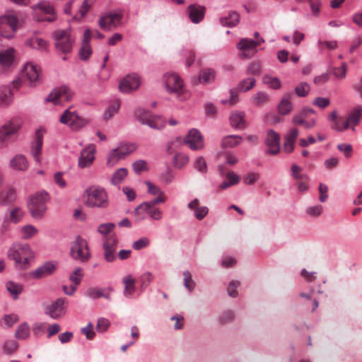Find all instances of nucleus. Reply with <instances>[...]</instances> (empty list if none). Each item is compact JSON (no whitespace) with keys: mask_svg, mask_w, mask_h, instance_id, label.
<instances>
[{"mask_svg":"<svg viewBox=\"0 0 362 362\" xmlns=\"http://www.w3.org/2000/svg\"><path fill=\"white\" fill-rule=\"evenodd\" d=\"M323 211V207L320 204H316L307 207L305 210V213L310 217H318Z\"/></svg>","mask_w":362,"mask_h":362,"instance_id":"51","label":"nucleus"},{"mask_svg":"<svg viewBox=\"0 0 362 362\" xmlns=\"http://www.w3.org/2000/svg\"><path fill=\"white\" fill-rule=\"evenodd\" d=\"M15 337L20 340H25L30 337V327L27 322H23L18 325Z\"/></svg>","mask_w":362,"mask_h":362,"instance_id":"42","label":"nucleus"},{"mask_svg":"<svg viewBox=\"0 0 362 362\" xmlns=\"http://www.w3.org/2000/svg\"><path fill=\"white\" fill-rule=\"evenodd\" d=\"M134 115L136 119L142 124L148 125L152 129L160 130L165 126V121L162 117L153 115L150 112L143 108L136 109Z\"/></svg>","mask_w":362,"mask_h":362,"instance_id":"8","label":"nucleus"},{"mask_svg":"<svg viewBox=\"0 0 362 362\" xmlns=\"http://www.w3.org/2000/svg\"><path fill=\"white\" fill-rule=\"evenodd\" d=\"M12 100L11 85L0 86V105L7 107L12 103Z\"/></svg>","mask_w":362,"mask_h":362,"instance_id":"33","label":"nucleus"},{"mask_svg":"<svg viewBox=\"0 0 362 362\" xmlns=\"http://www.w3.org/2000/svg\"><path fill=\"white\" fill-rule=\"evenodd\" d=\"M16 199V192L12 188H6L0 192V205L6 206Z\"/></svg>","mask_w":362,"mask_h":362,"instance_id":"38","label":"nucleus"},{"mask_svg":"<svg viewBox=\"0 0 362 362\" xmlns=\"http://www.w3.org/2000/svg\"><path fill=\"white\" fill-rule=\"evenodd\" d=\"M87 199L85 204L89 207L106 208L108 206L107 194L105 190L97 186H92L86 189Z\"/></svg>","mask_w":362,"mask_h":362,"instance_id":"5","label":"nucleus"},{"mask_svg":"<svg viewBox=\"0 0 362 362\" xmlns=\"http://www.w3.org/2000/svg\"><path fill=\"white\" fill-rule=\"evenodd\" d=\"M269 100V96L264 92H258L253 96V103L255 105H260Z\"/></svg>","mask_w":362,"mask_h":362,"instance_id":"61","label":"nucleus"},{"mask_svg":"<svg viewBox=\"0 0 362 362\" xmlns=\"http://www.w3.org/2000/svg\"><path fill=\"white\" fill-rule=\"evenodd\" d=\"M55 47L58 51L63 53H68L71 51L74 37L71 34V29L57 30L53 33Z\"/></svg>","mask_w":362,"mask_h":362,"instance_id":"10","label":"nucleus"},{"mask_svg":"<svg viewBox=\"0 0 362 362\" xmlns=\"http://www.w3.org/2000/svg\"><path fill=\"white\" fill-rule=\"evenodd\" d=\"M264 42L263 38H259L256 40L243 38L238 44L237 47L242 52L240 54L242 57L250 58L253 54V50Z\"/></svg>","mask_w":362,"mask_h":362,"instance_id":"20","label":"nucleus"},{"mask_svg":"<svg viewBox=\"0 0 362 362\" xmlns=\"http://www.w3.org/2000/svg\"><path fill=\"white\" fill-rule=\"evenodd\" d=\"M216 72L212 69H206L200 71L199 81L202 83H210L215 80Z\"/></svg>","mask_w":362,"mask_h":362,"instance_id":"43","label":"nucleus"},{"mask_svg":"<svg viewBox=\"0 0 362 362\" xmlns=\"http://www.w3.org/2000/svg\"><path fill=\"white\" fill-rule=\"evenodd\" d=\"M59 122L73 129L82 128L87 124V121L81 118L76 111H70L69 109L66 110L60 116Z\"/></svg>","mask_w":362,"mask_h":362,"instance_id":"16","label":"nucleus"},{"mask_svg":"<svg viewBox=\"0 0 362 362\" xmlns=\"http://www.w3.org/2000/svg\"><path fill=\"white\" fill-rule=\"evenodd\" d=\"M57 269V264L53 262H46L42 265L38 267L35 270L30 273L32 279H40L52 274Z\"/></svg>","mask_w":362,"mask_h":362,"instance_id":"25","label":"nucleus"},{"mask_svg":"<svg viewBox=\"0 0 362 362\" xmlns=\"http://www.w3.org/2000/svg\"><path fill=\"white\" fill-rule=\"evenodd\" d=\"M14 49L8 48L0 52V66L3 68H10L14 62Z\"/></svg>","mask_w":362,"mask_h":362,"instance_id":"32","label":"nucleus"},{"mask_svg":"<svg viewBox=\"0 0 362 362\" xmlns=\"http://www.w3.org/2000/svg\"><path fill=\"white\" fill-rule=\"evenodd\" d=\"M137 148L136 143H121L109 153L107 164L110 166L115 165L119 160L134 152Z\"/></svg>","mask_w":362,"mask_h":362,"instance_id":"11","label":"nucleus"},{"mask_svg":"<svg viewBox=\"0 0 362 362\" xmlns=\"http://www.w3.org/2000/svg\"><path fill=\"white\" fill-rule=\"evenodd\" d=\"M91 7V3L88 0H84L79 6L77 13L73 16L75 21H79L83 18Z\"/></svg>","mask_w":362,"mask_h":362,"instance_id":"46","label":"nucleus"},{"mask_svg":"<svg viewBox=\"0 0 362 362\" xmlns=\"http://www.w3.org/2000/svg\"><path fill=\"white\" fill-rule=\"evenodd\" d=\"M122 283L124 286L123 294L127 298H130L136 290L135 280L131 275H127L123 277Z\"/></svg>","mask_w":362,"mask_h":362,"instance_id":"37","label":"nucleus"},{"mask_svg":"<svg viewBox=\"0 0 362 362\" xmlns=\"http://www.w3.org/2000/svg\"><path fill=\"white\" fill-rule=\"evenodd\" d=\"M45 130L38 129L35 131L34 139L31 142L30 153L35 162L41 163V154L42 151L43 138Z\"/></svg>","mask_w":362,"mask_h":362,"instance_id":"19","label":"nucleus"},{"mask_svg":"<svg viewBox=\"0 0 362 362\" xmlns=\"http://www.w3.org/2000/svg\"><path fill=\"white\" fill-rule=\"evenodd\" d=\"M262 82L273 89H279L281 86V81L277 77L269 74L263 76Z\"/></svg>","mask_w":362,"mask_h":362,"instance_id":"49","label":"nucleus"},{"mask_svg":"<svg viewBox=\"0 0 362 362\" xmlns=\"http://www.w3.org/2000/svg\"><path fill=\"white\" fill-rule=\"evenodd\" d=\"M71 257L80 263H86L91 258V252L86 239L78 235L70 245Z\"/></svg>","mask_w":362,"mask_h":362,"instance_id":"3","label":"nucleus"},{"mask_svg":"<svg viewBox=\"0 0 362 362\" xmlns=\"http://www.w3.org/2000/svg\"><path fill=\"white\" fill-rule=\"evenodd\" d=\"M49 194L45 191L36 192L31 195L28 203V209L35 218H40L47 210L46 202Z\"/></svg>","mask_w":362,"mask_h":362,"instance_id":"6","label":"nucleus"},{"mask_svg":"<svg viewBox=\"0 0 362 362\" xmlns=\"http://www.w3.org/2000/svg\"><path fill=\"white\" fill-rule=\"evenodd\" d=\"M111 291H112L111 288H89L86 290L85 296L93 300L102 297L110 300Z\"/></svg>","mask_w":362,"mask_h":362,"instance_id":"29","label":"nucleus"},{"mask_svg":"<svg viewBox=\"0 0 362 362\" xmlns=\"http://www.w3.org/2000/svg\"><path fill=\"white\" fill-rule=\"evenodd\" d=\"M83 276V273L81 267H76L74 272L69 275V280L74 284V286H77L80 284Z\"/></svg>","mask_w":362,"mask_h":362,"instance_id":"52","label":"nucleus"},{"mask_svg":"<svg viewBox=\"0 0 362 362\" xmlns=\"http://www.w3.org/2000/svg\"><path fill=\"white\" fill-rule=\"evenodd\" d=\"M73 92L67 86H62L53 89L45 98L46 103H52L54 105H58L61 103L62 98L69 101L73 98Z\"/></svg>","mask_w":362,"mask_h":362,"instance_id":"15","label":"nucleus"},{"mask_svg":"<svg viewBox=\"0 0 362 362\" xmlns=\"http://www.w3.org/2000/svg\"><path fill=\"white\" fill-rule=\"evenodd\" d=\"M230 124L236 129H244L246 127L245 113L243 111H234L230 116Z\"/></svg>","mask_w":362,"mask_h":362,"instance_id":"31","label":"nucleus"},{"mask_svg":"<svg viewBox=\"0 0 362 362\" xmlns=\"http://www.w3.org/2000/svg\"><path fill=\"white\" fill-rule=\"evenodd\" d=\"M127 175V170L126 168H119L118 169L113 175L111 182L112 185H118L119 184Z\"/></svg>","mask_w":362,"mask_h":362,"instance_id":"53","label":"nucleus"},{"mask_svg":"<svg viewBox=\"0 0 362 362\" xmlns=\"http://www.w3.org/2000/svg\"><path fill=\"white\" fill-rule=\"evenodd\" d=\"M293 95L291 93H286L282 97L279 106V112L281 115H288L293 109V104L291 101Z\"/></svg>","mask_w":362,"mask_h":362,"instance_id":"34","label":"nucleus"},{"mask_svg":"<svg viewBox=\"0 0 362 362\" xmlns=\"http://www.w3.org/2000/svg\"><path fill=\"white\" fill-rule=\"evenodd\" d=\"M184 143L192 151H199L204 147V141L201 132L197 129L189 130Z\"/></svg>","mask_w":362,"mask_h":362,"instance_id":"17","label":"nucleus"},{"mask_svg":"<svg viewBox=\"0 0 362 362\" xmlns=\"http://www.w3.org/2000/svg\"><path fill=\"white\" fill-rule=\"evenodd\" d=\"M23 216L24 212L18 207L14 208L10 211V219L14 223L20 222Z\"/></svg>","mask_w":362,"mask_h":362,"instance_id":"57","label":"nucleus"},{"mask_svg":"<svg viewBox=\"0 0 362 362\" xmlns=\"http://www.w3.org/2000/svg\"><path fill=\"white\" fill-rule=\"evenodd\" d=\"M301 171L302 168L299 165L293 164L291 167V176L295 180H308V176L305 174H302Z\"/></svg>","mask_w":362,"mask_h":362,"instance_id":"58","label":"nucleus"},{"mask_svg":"<svg viewBox=\"0 0 362 362\" xmlns=\"http://www.w3.org/2000/svg\"><path fill=\"white\" fill-rule=\"evenodd\" d=\"M184 276V286L189 291H192L194 288L195 284L192 278V275L189 271H185L183 272Z\"/></svg>","mask_w":362,"mask_h":362,"instance_id":"56","label":"nucleus"},{"mask_svg":"<svg viewBox=\"0 0 362 362\" xmlns=\"http://www.w3.org/2000/svg\"><path fill=\"white\" fill-rule=\"evenodd\" d=\"M187 13L190 21L197 24L204 19L206 13V7L197 4H190L187 8Z\"/></svg>","mask_w":362,"mask_h":362,"instance_id":"26","label":"nucleus"},{"mask_svg":"<svg viewBox=\"0 0 362 362\" xmlns=\"http://www.w3.org/2000/svg\"><path fill=\"white\" fill-rule=\"evenodd\" d=\"M219 21L223 26L234 27L240 22V15L238 12L231 11L228 16L220 18Z\"/></svg>","mask_w":362,"mask_h":362,"instance_id":"35","label":"nucleus"},{"mask_svg":"<svg viewBox=\"0 0 362 362\" xmlns=\"http://www.w3.org/2000/svg\"><path fill=\"white\" fill-rule=\"evenodd\" d=\"M347 66L345 62H343L339 67L333 69V74L338 79H344L346 76Z\"/></svg>","mask_w":362,"mask_h":362,"instance_id":"59","label":"nucleus"},{"mask_svg":"<svg viewBox=\"0 0 362 362\" xmlns=\"http://www.w3.org/2000/svg\"><path fill=\"white\" fill-rule=\"evenodd\" d=\"M256 80L253 77L245 78L238 84V90L241 92H247L255 86Z\"/></svg>","mask_w":362,"mask_h":362,"instance_id":"48","label":"nucleus"},{"mask_svg":"<svg viewBox=\"0 0 362 362\" xmlns=\"http://www.w3.org/2000/svg\"><path fill=\"white\" fill-rule=\"evenodd\" d=\"M6 288L13 300H17L19 294H21L23 290V285L12 281H8L6 284Z\"/></svg>","mask_w":362,"mask_h":362,"instance_id":"40","label":"nucleus"},{"mask_svg":"<svg viewBox=\"0 0 362 362\" xmlns=\"http://www.w3.org/2000/svg\"><path fill=\"white\" fill-rule=\"evenodd\" d=\"M361 115L362 107L357 106L353 108L347 115L345 127H348V129H351L354 131L355 127L361 122Z\"/></svg>","mask_w":362,"mask_h":362,"instance_id":"28","label":"nucleus"},{"mask_svg":"<svg viewBox=\"0 0 362 362\" xmlns=\"http://www.w3.org/2000/svg\"><path fill=\"white\" fill-rule=\"evenodd\" d=\"M134 216L136 223H141L147 218L158 221L163 218V212L156 206L144 202L135 208Z\"/></svg>","mask_w":362,"mask_h":362,"instance_id":"4","label":"nucleus"},{"mask_svg":"<svg viewBox=\"0 0 362 362\" xmlns=\"http://www.w3.org/2000/svg\"><path fill=\"white\" fill-rule=\"evenodd\" d=\"M310 90V86L306 82H301L295 88V93L299 97H305Z\"/></svg>","mask_w":362,"mask_h":362,"instance_id":"54","label":"nucleus"},{"mask_svg":"<svg viewBox=\"0 0 362 362\" xmlns=\"http://www.w3.org/2000/svg\"><path fill=\"white\" fill-rule=\"evenodd\" d=\"M162 82L166 91L170 94H175L180 98L185 91L184 81L175 72H166L163 74Z\"/></svg>","mask_w":362,"mask_h":362,"instance_id":"7","label":"nucleus"},{"mask_svg":"<svg viewBox=\"0 0 362 362\" xmlns=\"http://www.w3.org/2000/svg\"><path fill=\"white\" fill-rule=\"evenodd\" d=\"M9 167L14 171L24 172L29 167V162L25 155L17 153L9 160Z\"/></svg>","mask_w":362,"mask_h":362,"instance_id":"27","label":"nucleus"},{"mask_svg":"<svg viewBox=\"0 0 362 362\" xmlns=\"http://www.w3.org/2000/svg\"><path fill=\"white\" fill-rule=\"evenodd\" d=\"M149 244V239L147 237H142L133 243L132 248L135 250H139L148 247Z\"/></svg>","mask_w":362,"mask_h":362,"instance_id":"60","label":"nucleus"},{"mask_svg":"<svg viewBox=\"0 0 362 362\" xmlns=\"http://www.w3.org/2000/svg\"><path fill=\"white\" fill-rule=\"evenodd\" d=\"M209 213V209L206 206H202L197 207V209L194 211V216L197 220L204 219Z\"/></svg>","mask_w":362,"mask_h":362,"instance_id":"63","label":"nucleus"},{"mask_svg":"<svg viewBox=\"0 0 362 362\" xmlns=\"http://www.w3.org/2000/svg\"><path fill=\"white\" fill-rule=\"evenodd\" d=\"M91 47L89 42H82V47L80 49V56L83 59H87L90 56Z\"/></svg>","mask_w":362,"mask_h":362,"instance_id":"64","label":"nucleus"},{"mask_svg":"<svg viewBox=\"0 0 362 362\" xmlns=\"http://www.w3.org/2000/svg\"><path fill=\"white\" fill-rule=\"evenodd\" d=\"M22 74L30 86H36L42 82L41 68L33 62L24 65Z\"/></svg>","mask_w":362,"mask_h":362,"instance_id":"14","label":"nucleus"},{"mask_svg":"<svg viewBox=\"0 0 362 362\" xmlns=\"http://www.w3.org/2000/svg\"><path fill=\"white\" fill-rule=\"evenodd\" d=\"M226 180L223 181L221 185L220 189H226L227 188L235 185L240 181L239 175H236L234 172L230 171L226 175Z\"/></svg>","mask_w":362,"mask_h":362,"instance_id":"39","label":"nucleus"},{"mask_svg":"<svg viewBox=\"0 0 362 362\" xmlns=\"http://www.w3.org/2000/svg\"><path fill=\"white\" fill-rule=\"evenodd\" d=\"M18 21L11 13L0 16V37L11 39L17 31Z\"/></svg>","mask_w":362,"mask_h":362,"instance_id":"12","label":"nucleus"},{"mask_svg":"<svg viewBox=\"0 0 362 362\" xmlns=\"http://www.w3.org/2000/svg\"><path fill=\"white\" fill-rule=\"evenodd\" d=\"M189 161V157L184 153H176L173 160L174 166L178 169L184 168Z\"/></svg>","mask_w":362,"mask_h":362,"instance_id":"45","label":"nucleus"},{"mask_svg":"<svg viewBox=\"0 0 362 362\" xmlns=\"http://www.w3.org/2000/svg\"><path fill=\"white\" fill-rule=\"evenodd\" d=\"M117 245L118 239L115 234H111L103 238L102 249L106 262H113L117 259Z\"/></svg>","mask_w":362,"mask_h":362,"instance_id":"13","label":"nucleus"},{"mask_svg":"<svg viewBox=\"0 0 362 362\" xmlns=\"http://www.w3.org/2000/svg\"><path fill=\"white\" fill-rule=\"evenodd\" d=\"M122 16V13H108L99 19V26L106 30L117 28L121 25Z\"/></svg>","mask_w":362,"mask_h":362,"instance_id":"23","label":"nucleus"},{"mask_svg":"<svg viewBox=\"0 0 362 362\" xmlns=\"http://www.w3.org/2000/svg\"><path fill=\"white\" fill-rule=\"evenodd\" d=\"M120 101L119 100H113L105 109L103 113V118L105 120L111 119L119 110Z\"/></svg>","mask_w":362,"mask_h":362,"instance_id":"41","label":"nucleus"},{"mask_svg":"<svg viewBox=\"0 0 362 362\" xmlns=\"http://www.w3.org/2000/svg\"><path fill=\"white\" fill-rule=\"evenodd\" d=\"M243 141V137L239 135H228L223 137L221 146L223 148H232L238 146Z\"/></svg>","mask_w":362,"mask_h":362,"instance_id":"36","label":"nucleus"},{"mask_svg":"<svg viewBox=\"0 0 362 362\" xmlns=\"http://www.w3.org/2000/svg\"><path fill=\"white\" fill-rule=\"evenodd\" d=\"M7 257L14 262L17 269L26 270L34 260L35 252L28 244L15 243L8 248Z\"/></svg>","mask_w":362,"mask_h":362,"instance_id":"1","label":"nucleus"},{"mask_svg":"<svg viewBox=\"0 0 362 362\" xmlns=\"http://www.w3.org/2000/svg\"><path fill=\"white\" fill-rule=\"evenodd\" d=\"M66 304L65 298H59L47 307L45 313L52 319H59L66 315Z\"/></svg>","mask_w":362,"mask_h":362,"instance_id":"18","label":"nucleus"},{"mask_svg":"<svg viewBox=\"0 0 362 362\" xmlns=\"http://www.w3.org/2000/svg\"><path fill=\"white\" fill-rule=\"evenodd\" d=\"M33 18L37 21L53 22L57 18L54 6L48 1H41L32 6Z\"/></svg>","mask_w":362,"mask_h":362,"instance_id":"9","label":"nucleus"},{"mask_svg":"<svg viewBox=\"0 0 362 362\" xmlns=\"http://www.w3.org/2000/svg\"><path fill=\"white\" fill-rule=\"evenodd\" d=\"M141 85V77L136 74H132L124 77L119 83V90L125 93L136 90Z\"/></svg>","mask_w":362,"mask_h":362,"instance_id":"22","label":"nucleus"},{"mask_svg":"<svg viewBox=\"0 0 362 362\" xmlns=\"http://www.w3.org/2000/svg\"><path fill=\"white\" fill-rule=\"evenodd\" d=\"M26 44L34 49H37L41 51H47L48 43L46 40L42 38L33 37L28 40Z\"/></svg>","mask_w":362,"mask_h":362,"instance_id":"44","label":"nucleus"},{"mask_svg":"<svg viewBox=\"0 0 362 362\" xmlns=\"http://www.w3.org/2000/svg\"><path fill=\"white\" fill-rule=\"evenodd\" d=\"M194 168L202 173H206L207 171V165L203 157L197 158L194 161Z\"/></svg>","mask_w":362,"mask_h":362,"instance_id":"62","label":"nucleus"},{"mask_svg":"<svg viewBox=\"0 0 362 362\" xmlns=\"http://www.w3.org/2000/svg\"><path fill=\"white\" fill-rule=\"evenodd\" d=\"M21 127V121L18 118H13L0 126V148L8 147L16 140Z\"/></svg>","mask_w":362,"mask_h":362,"instance_id":"2","label":"nucleus"},{"mask_svg":"<svg viewBox=\"0 0 362 362\" xmlns=\"http://www.w3.org/2000/svg\"><path fill=\"white\" fill-rule=\"evenodd\" d=\"M115 225L112 223H106L100 224L98 228V232L103 236H109L111 231L115 228Z\"/></svg>","mask_w":362,"mask_h":362,"instance_id":"55","label":"nucleus"},{"mask_svg":"<svg viewBox=\"0 0 362 362\" xmlns=\"http://www.w3.org/2000/svg\"><path fill=\"white\" fill-rule=\"evenodd\" d=\"M37 229L33 225H26L21 228V233L23 239L27 240L34 236Z\"/></svg>","mask_w":362,"mask_h":362,"instance_id":"50","label":"nucleus"},{"mask_svg":"<svg viewBox=\"0 0 362 362\" xmlns=\"http://www.w3.org/2000/svg\"><path fill=\"white\" fill-rule=\"evenodd\" d=\"M95 146L90 144L81 151L78 162L80 168L91 166L95 160Z\"/></svg>","mask_w":362,"mask_h":362,"instance_id":"21","label":"nucleus"},{"mask_svg":"<svg viewBox=\"0 0 362 362\" xmlns=\"http://www.w3.org/2000/svg\"><path fill=\"white\" fill-rule=\"evenodd\" d=\"M267 145V154L276 155L280 151V136L272 129L267 131L265 138Z\"/></svg>","mask_w":362,"mask_h":362,"instance_id":"24","label":"nucleus"},{"mask_svg":"<svg viewBox=\"0 0 362 362\" xmlns=\"http://www.w3.org/2000/svg\"><path fill=\"white\" fill-rule=\"evenodd\" d=\"M18 342L14 339H8L6 340L3 346V352L6 355H12L18 349Z\"/></svg>","mask_w":362,"mask_h":362,"instance_id":"47","label":"nucleus"},{"mask_svg":"<svg viewBox=\"0 0 362 362\" xmlns=\"http://www.w3.org/2000/svg\"><path fill=\"white\" fill-rule=\"evenodd\" d=\"M307 118L306 112H301L293 117L292 123L294 125H302L307 129L313 128L316 125V119L315 118L307 119Z\"/></svg>","mask_w":362,"mask_h":362,"instance_id":"30","label":"nucleus"}]
</instances>
